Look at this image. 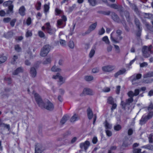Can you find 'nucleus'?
I'll use <instances>...</instances> for the list:
<instances>
[{"mask_svg": "<svg viewBox=\"0 0 153 153\" xmlns=\"http://www.w3.org/2000/svg\"><path fill=\"white\" fill-rule=\"evenodd\" d=\"M122 33V31L120 30H117L116 33L114 32H112L111 34V39L113 42L115 43H118L119 41L121 40L122 37L121 36Z\"/></svg>", "mask_w": 153, "mask_h": 153, "instance_id": "f257e3e1", "label": "nucleus"}, {"mask_svg": "<svg viewBox=\"0 0 153 153\" xmlns=\"http://www.w3.org/2000/svg\"><path fill=\"white\" fill-rule=\"evenodd\" d=\"M13 2L12 1H5L3 4L4 7H8V9L6 11V13L8 14H12L13 13L14 5L12 4Z\"/></svg>", "mask_w": 153, "mask_h": 153, "instance_id": "f03ea898", "label": "nucleus"}, {"mask_svg": "<svg viewBox=\"0 0 153 153\" xmlns=\"http://www.w3.org/2000/svg\"><path fill=\"white\" fill-rule=\"evenodd\" d=\"M51 49V46L49 45H44L41 49L40 55L42 57L46 56L49 53Z\"/></svg>", "mask_w": 153, "mask_h": 153, "instance_id": "7ed1b4c3", "label": "nucleus"}, {"mask_svg": "<svg viewBox=\"0 0 153 153\" xmlns=\"http://www.w3.org/2000/svg\"><path fill=\"white\" fill-rule=\"evenodd\" d=\"M40 107L44 108L50 111H52L54 109V106L53 104L48 100H44V102L43 103V106Z\"/></svg>", "mask_w": 153, "mask_h": 153, "instance_id": "20e7f679", "label": "nucleus"}, {"mask_svg": "<svg viewBox=\"0 0 153 153\" xmlns=\"http://www.w3.org/2000/svg\"><path fill=\"white\" fill-rule=\"evenodd\" d=\"M152 48V45H150L149 47L145 46L143 47L142 51L143 55L145 57L147 58L149 57V54H147V52H150V53H153V52L151 50Z\"/></svg>", "mask_w": 153, "mask_h": 153, "instance_id": "39448f33", "label": "nucleus"}, {"mask_svg": "<svg viewBox=\"0 0 153 153\" xmlns=\"http://www.w3.org/2000/svg\"><path fill=\"white\" fill-rule=\"evenodd\" d=\"M53 78L55 79H58V83L59 85H61L65 82V79L61 76L59 73H57L56 75H53Z\"/></svg>", "mask_w": 153, "mask_h": 153, "instance_id": "423d86ee", "label": "nucleus"}, {"mask_svg": "<svg viewBox=\"0 0 153 153\" xmlns=\"http://www.w3.org/2000/svg\"><path fill=\"white\" fill-rule=\"evenodd\" d=\"M34 96L35 100L39 106L42 107L43 106V102L40 96L37 93H35Z\"/></svg>", "mask_w": 153, "mask_h": 153, "instance_id": "0eeeda50", "label": "nucleus"}, {"mask_svg": "<svg viewBox=\"0 0 153 153\" xmlns=\"http://www.w3.org/2000/svg\"><path fill=\"white\" fill-rule=\"evenodd\" d=\"M115 68V66L112 65H108L102 67V70L105 72H110L114 70Z\"/></svg>", "mask_w": 153, "mask_h": 153, "instance_id": "6e6552de", "label": "nucleus"}, {"mask_svg": "<svg viewBox=\"0 0 153 153\" xmlns=\"http://www.w3.org/2000/svg\"><path fill=\"white\" fill-rule=\"evenodd\" d=\"M97 25V22L91 24L89 27L88 30L84 33H83V35L89 33L91 32L94 30L96 28Z\"/></svg>", "mask_w": 153, "mask_h": 153, "instance_id": "1a4fd4ad", "label": "nucleus"}, {"mask_svg": "<svg viewBox=\"0 0 153 153\" xmlns=\"http://www.w3.org/2000/svg\"><path fill=\"white\" fill-rule=\"evenodd\" d=\"M46 30L47 33L51 35L54 34L56 30L54 28H51L50 23L47 22L46 23Z\"/></svg>", "mask_w": 153, "mask_h": 153, "instance_id": "9d476101", "label": "nucleus"}, {"mask_svg": "<svg viewBox=\"0 0 153 153\" xmlns=\"http://www.w3.org/2000/svg\"><path fill=\"white\" fill-rule=\"evenodd\" d=\"M83 94L85 95H92L94 94V92L91 89L86 88H85L83 91Z\"/></svg>", "mask_w": 153, "mask_h": 153, "instance_id": "9b49d317", "label": "nucleus"}, {"mask_svg": "<svg viewBox=\"0 0 153 153\" xmlns=\"http://www.w3.org/2000/svg\"><path fill=\"white\" fill-rule=\"evenodd\" d=\"M90 145V143L89 141L87 140L84 143H80L79 146L81 149H83L85 150H86L89 146Z\"/></svg>", "mask_w": 153, "mask_h": 153, "instance_id": "f8f14e48", "label": "nucleus"}, {"mask_svg": "<svg viewBox=\"0 0 153 153\" xmlns=\"http://www.w3.org/2000/svg\"><path fill=\"white\" fill-rule=\"evenodd\" d=\"M140 92V90L139 89H136L134 90V93L132 91H129L127 93V94L129 97H132L134 96H136L138 95Z\"/></svg>", "mask_w": 153, "mask_h": 153, "instance_id": "ddd939ff", "label": "nucleus"}, {"mask_svg": "<svg viewBox=\"0 0 153 153\" xmlns=\"http://www.w3.org/2000/svg\"><path fill=\"white\" fill-rule=\"evenodd\" d=\"M110 7L113 8L117 10L120 11H122L123 10V7L120 5L116 4H112L110 5Z\"/></svg>", "mask_w": 153, "mask_h": 153, "instance_id": "4468645a", "label": "nucleus"}, {"mask_svg": "<svg viewBox=\"0 0 153 153\" xmlns=\"http://www.w3.org/2000/svg\"><path fill=\"white\" fill-rule=\"evenodd\" d=\"M43 150L42 146L38 144L36 145L35 153H42Z\"/></svg>", "mask_w": 153, "mask_h": 153, "instance_id": "2eb2a0df", "label": "nucleus"}, {"mask_svg": "<svg viewBox=\"0 0 153 153\" xmlns=\"http://www.w3.org/2000/svg\"><path fill=\"white\" fill-rule=\"evenodd\" d=\"M132 143V141L131 140L125 138L123 141L122 146L126 147L130 145Z\"/></svg>", "mask_w": 153, "mask_h": 153, "instance_id": "dca6fc26", "label": "nucleus"}, {"mask_svg": "<svg viewBox=\"0 0 153 153\" xmlns=\"http://www.w3.org/2000/svg\"><path fill=\"white\" fill-rule=\"evenodd\" d=\"M142 76V75L140 74H136V75H134L132 76V84H135V82L138 79H140Z\"/></svg>", "mask_w": 153, "mask_h": 153, "instance_id": "f3484780", "label": "nucleus"}, {"mask_svg": "<svg viewBox=\"0 0 153 153\" xmlns=\"http://www.w3.org/2000/svg\"><path fill=\"white\" fill-rule=\"evenodd\" d=\"M148 120L149 119L146 115H143L140 120L139 124L141 125H143L145 124Z\"/></svg>", "mask_w": 153, "mask_h": 153, "instance_id": "a211bd4d", "label": "nucleus"}, {"mask_svg": "<svg viewBox=\"0 0 153 153\" xmlns=\"http://www.w3.org/2000/svg\"><path fill=\"white\" fill-rule=\"evenodd\" d=\"M111 16L112 19L115 22H119L120 21L118 16L114 13H112L111 14Z\"/></svg>", "mask_w": 153, "mask_h": 153, "instance_id": "6ab92c4d", "label": "nucleus"}, {"mask_svg": "<svg viewBox=\"0 0 153 153\" xmlns=\"http://www.w3.org/2000/svg\"><path fill=\"white\" fill-rule=\"evenodd\" d=\"M126 71V70L124 68L120 70L114 74V76L115 78H117L119 76L124 74Z\"/></svg>", "mask_w": 153, "mask_h": 153, "instance_id": "aec40b11", "label": "nucleus"}, {"mask_svg": "<svg viewBox=\"0 0 153 153\" xmlns=\"http://www.w3.org/2000/svg\"><path fill=\"white\" fill-rule=\"evenodd\" d=\"M79 119V117L77 114H75L71 117L70 121L71 122H74Z\"/></svg>", "mask_w": 153, "mask_h": 153, "instance_id": "412c9836", "label": "nucleus"}, {"mask_svg": "<svg viewBox=\"0 0 153 153\" xmlns=\"http://www.w3.org/2000/svg\"><path fill=\"white\" fill-rule=\"evenodd\" d=\"M87 111L88 118L89 120L91 119L93 117V113L92 110L90 108H88Z\"/></svg>", "mask_w": 153, "mask_h": 153, "instance_id": "4be33fe9", "label": "nucleus"}, {"mask_svg": "<svg viewBox=\"0 0 153 153\" xmlns=\"http://www.w3.org/2000/svg\"><path fill=\"white\" fill-rule=\"evenodd\" d=\"M31 76L33 77H35L36 75V69L33 67L31 68L30 71Z\"/></svg>", "mask_w": 153, "mask_h": 153, "instance_id": "5701e85b", "label": "nucleus"}, {"mask_svg": "<svg viewBox=\"0 0 153 153\" xmlns=\"http://www.w3.org/2000/svg\"><path fill=\"white\" fill-rule=\"evenodd\" d=\"M25 9L24 6L21 7L19 9V13L22 16H24L25 14Z\"/></svg>", "mask_w": 153, "mask_h": 153, "instance_id": "b1692460", "label": "nucleus"}, {"mask_svg": "<svg viewBox=\"0 0 153 153\" xmlns=\"http://www.w3.org/2000/svg\"><path fill=\"white\" fill-rule=\"evenodd\" d=\"M142 82L143 83L146 84L150 83L153 82V79L143 78L142 80Z\"/></svg>", "mask_w": 153, "mask_h": 153, "instance_id": "393cba45", "label": "nucleus"}, {"mask_svg": "<svg viewBox=\"0 0 153 153\" xmlns=\"http://www.w3.org/2000/svg\"><path fill=\"white\" fill-rule=\"evenodd\" d=\"M69 118V117L68 115H64L62 118L60 122L62 124H64Z\"/></svg>", "mask_w": 153, "mask_h": 153, "instance_id": "a878e982", "label": "nucleus"}, {"mask_svg": "<svg viewBox=\"0 0 153 153\" xmlns=\"http://www.w3.org/2000/svg\"><path fill=\"white\" fill-rule=\"evenodd\" d=\"M13 35V33L12 31L8 32L7 33H4V37L7 39L11 37Z\"/></svg>", "mask_w": 153, "mask_h": 153, "instance_id": "bb28decb", "label": "nucleus"}, {"mask_svg": "<svg viewBox=\"0 0 153 153\" xmlns=\"http://www.w3.org/2000/svg\"><path fill=\"white\" fill-rule=\"evenodd\" d=\"M23 71V69L22 67H19L13 73V75H16L22 72Z\"/></svg>", "mask_w": 153, "mask_h": 153, "instance_id": "cd10ccee", "label": "nucleus"}, {"mask_svg": "<svg viewBox=\"0 0 153 153\" xmlns=\"http://www.w3.org/2000/svg\"><path fill=\"white\" fill-rule=\"evenodd\" d=\"M65 25H63V22L62 19H59L57 21V27L60 28L63 27Z\"/></svg>", "mask_w": 153, "mask_h": 153, "instance_id": "c85d7f7f", "label": "nucleus"}, {"mask_svg": "<svg viewBox=\"0 0 153 153\" xmlns=\"http://www.w3.org/2000/svg\"><path fill=\"white\" fill-rule=\"evenodd\" d=\"M152 77H153V72H149L143 75V78H148Z\"/></svg>", "mask_w": 153, "mask_h": 153, "instance_id": "c756f323", "label": "nucleus"}, {"mask_svg": "<svg viewBox=\"0 0 153 153\" xmlns=\"http://www.w3.org/2000/svg\"><path fill=\"white\" fill-rule=\"evenodd\" d=\"M141 148L152 150L153 149V146L152 145L148 144L142 146Z\"/></svg>", "mask_w": 153, "mask_h": 153, "instance_id": "7c9ffc66", "label": "nucleus"}, {"mask_svg": "<svg viewBox=\"0 0 153 153\" xmlns=\"http://www.w3.org/2000/svg\"><path fill=\"white\" fill-rule=\"evenodd\" d=\"M84 79L87 81H90L94 79V77L92 76H86L84 77Z\"/></svg>", "mask_w": 153, "mask_h": 153, "instance_id": "2f4dec72", "label": "nucleus"}, {"mask_svg": "<svg viewBox=\"0 0 153 153\" xmlns=\"http://www.w3.org/2000/svg\"><path fill=\"white\" fill-rule=\"evenodd\" d=\"M88 2L90 5L93 6H95L97 3V0H88Z\"/></svg>", "mask_w": 153, "mask_h": 153, "instance_id": "473e14b6", "label": "nucleus"}, {"mask_svg": "<svg viewBox=\"0 0 153 153\" xmlns=\"http://www.w3.org/2000/svg\"><path fill=\"white\" fill-rule=\"evenodd\" d=\"M152 27L148 23H146L145 25L146 27L151 31L153 32V21H152Z\"/></svg>", "mask_w": 153, "mask_h": 153, "instance_id": "72a5a7b5", "label": "nucleus"}, {"mask_svg": "<svg viewBox=\"0 0 153 153\" xmlns=\"http://www.w3.org/2000/svg\"><path fill=\"white\" fill-rule=\"evenodd\" d=\"M130 98L126 100V104L127 105H129L134 100L132 97H129Z\"/></svg>", "mask_w": 153, "mask_h": 153, "instance_id": "f704fd0d", "label": "nucleus"}, {"mask_svg": "<svg viewBox=\"0 0 153 153\" xmlns=\"http://www.w3.org/2000/svg\"><path fill=\"white\" fill-rule=\"evenodd\" d=\"M95 53V48H93L90 51L89 54V56L90 58H92L94 55Z\"/></svg>", "mask_w": 153, "mask_h": 153, "instance_id": "c9c22d12", "label": "nucleus"}, {"mask_svg": "<svg viewBox=\"0 0 153 153\" xmlns=\"http://www.w3.org/2000/svg\"><path fill=\"white\" fill-rule=\"evenodd\" d=\"M51 58L50 57L46 58L43 62V64L46 65L51 63Z\"/></svg>", "mask_w": 153, "mask_h": 153, "instance_id": "e433bc0d", "label": "nucleus"}, {"mask_svg": "<svg viewBox=\"0 0 153 153\" xmlns=\"http://www.w3.org/2000/svg\"><path fill=\"white\" fill-rule=\"evenodd\" d=\"M7 59L6 56H0V64L5 62Z\"/></svg>", "mask_w": 153, "mask_h": 153, "instance_id": "4c0bfd02", "label": "nucleus"}, {"mask_svg": "<svg viewBox=\"0 0 153 153\" xmlns=\"http://www.w3.org/2000/svg\"><path fill=\"white\" fill-rule=\"evenodd\" d=\"M113 98L111 97H109L107 99V102L110 104H112L114 102Z\"/></svg>", "mask_w": 153, "mask_h": 153, "instance_id": "58836bf2", "label": "nucleus"}, {"mask_svg": "<svg viewBox=\"0 0 153 153\" xmlns=\"http://www.w3.org/2000/svg\"><path fill=\"white\" fill-rule=\"evenodd\" d=\"M135 23L137 26L139 30L140 31L141 29L140 28V22L137 19H136L134 20Z\"/></svg>", "mask_w": 153, "mask_h": 153, "instance_id": "ea45409f", "label": "nucleus"}, {"mask_svg": "<svg viewBox=\"0 0 153 153\" xmlns=\"http://www.w3.org/2000/svg\"><path fill=\"white\" fill-rule=\"evenodd\" d=\"M153 134H151L148 136L149 142L150 143H153Z\"/></svg>", "mask_w": 153, "mask_h": 153, "instance_id": "a19ab883", "label": "nucleus"}, {"mask_svg": "<svg viewBox=\"0 0 153 153\" xmlns=\"http://www.w3.org/2000/svg\"><path fill=\"white\" fill-rule=\"evenodd\" d=\"M51 70L53 71L54 72H60L61 70L59 68H57L56 66H53L51 68Z\"/></svg>", "mask_w": 153, "mask_h": 153, "instance_id": "79ce46f5", "label": "nucleus"}, {"mask_svg": "<svg viewBox=\"0 0 153 153\" xmlns=\"http://www.w3.org/2000/svg\"><path fill=\"white\" fill-rule=\"evenodd\" d=\"M105 126L106 129H110L111 128V125L108 123L106 120L105 123Z\"/></svg>", "mask_w": 153, "mask_h": 153, "instance_id": "37998d69", "label": "nucleus"}, {"mask_svg": "<svg viewBox=\"0 0 153 153\" xmlns=\"http://www.w3.org/2000/svg\"><path fill=\"white\" fill-rule=\"evenodd\" d=\"M49 9V5L45 4L44 6V12L45 14H47V13L48 12Z\"/></svg>", "mask_w": 153, "mask_h": 153, "instance_id": "c03bdc74", "label": "nucleus"}, {"mask_svg": "<svg viewBox=\"0 0 153 153\" xmlns=\"http://www.w3.org/2000/svg\"><path fill=\"white\" fill-rule=\"evenodd\" d=\"M102 40L103 41L105 42L107 44H109L110 43V42L108 39V38L106 36H105L103 37Z\"/></svg>", "mask_w": 153, "mask_h": 153, "instance_id": "a18cd8bd", "label": "nucleus"}, {"mask_svg": "<svg viewBox=\"0 0 153 153\" xmlns=\"http://www.w3.org/2000/svg\"><path fill=\"white\" fill-rule=\"evenodd\" d=\"M68 47L71 49H73L74 48V45L73 41H70L68 44Z\"/></svg>", "mask_w": 153, "mask_h": 153, "instance_id": "49530a36", "label": "nucleus"}, {"mask_svg": "<svg viewBox=\"0 0 153 153\" xmlns=\"http://www.w3.org/2000/svg\"><path fill=\"white\" fill-rule=\"evenodd\" d=\"M39 36L40 38H45V35L44 33L41 31H39L38 32Z\"/></svg>", "mask_w": 153, "mask_h": 153, "instance_id": "de8ad7c7", "label": "nucleus"}, {"mask_svg": "<svg viewBox=\"0 0 153 153\" xmlns=\"http://www.w3.org/2000/svg\"><path fill=\"white\" fill-rule=\"evenodd\" d=\"M32 35V32L31 31L27 30L26 32L25 36L26 37L31 36Z\"/></svg>", "mask_w": 153, "mask_h": 153, "instance_id": "09e8293b", "label": "nucleus"}, {"mask_svg": "<svg viewBox=\"0 0 153 153\" xmlns=\"http://www.w3.org/2000/svg\"><path fill=\"white\" fill-rule=\"evenodd\" d=\"M121 128V126L119 124L117 125L114 126V129L117 131H118L120 130Z\"/></svg>", "mask_w": 153, "mask_h": 153, "instance_id": "8fccbe9b", "label": "nucleus"}, {"mask_svg": "<svg viewBox=\"0 0 153 153\" xmlns=\"http://www.w3.org/2000/svg\"><path fill=\"white\" fill-rule=\"evenodd\" d=\"M125 16L126 18V20L128 22H130V19L129 18V12L127 11H126L125 12Z\"/></svg>", "mask_w": 153, "mask_h": 153, "instance_id": "3c124183", "label": "nucleus"}, {"mask_svg": "<svg viewBox=\"0 0 153 153\" xmlns=\"http://www.w3.org/2000/svg\"><path fill=\"white\" fill-rule=\"evenodd\" d=\"M146 116L147 117L148 119L149 120L153 116V112L151 111L149 112L148 115H146Z\"/></svg>", "mask_w": 153, "mask_h": 153, "instance_id": "603ef678", "label": "nucleus"}, {"mask_svg": "<svg viewBox=\"0 0 153 153\" xmlns=\"http://www.w3.org/2000/svg\"><path fill=\"white\" fill-rule=\"evenodd\" d=\"M105 32V30L103 27H102L101 29L98 32V34L101 35L103 34Z\"/></svg>", "mask_w": 153, "mask_h": 153, "instance_id": "864d4df0", "label": "nucleus"}, {"mask_svg": "<svg viewBox=\"0 0 153 153\" xmlns=\"http://www.w3.org/2000/svg\"><path fill=\"white\" fill-rule=\"evenodd\" d=\"M16 21V19H14L10 21V25L12 27L14 26Z\"/></svg>", "mask_w": 153, "mask_h": 153, "instance_id": "5fc2aeb1", "label": "nucleus"}, {"mask_svg": "<svg viewBox=\"0 0 153 153\" xmlns=\"http://www.w3.org/2000/svg\"><path fill=\"white\" fill-rule=\"evenodd\" d=\"M141 149H133V153H140L141 152Z\"/></svg>", "mask_w": 153, "mask_h": 153, "instance_id": "6e6d98bb", "label": "nucleus"}, {"mask_svg": "<svg viewBox=\"0 0 153 153\" xmlns=\"http://www.w3.org/2000/svg\"><path fill=\"white\" fill-rule=\"evenodd\" d=\"M15 49L18 52H19L21 50V49L19 45H15Z\"/></svg>", "mask_w": 153, "mask_h": 153, "instance_id": "4d7b16f0", "label": "nucleus"}, {"mask_svg": "<svg viewBox=\"0 0 153 153\" xmlns=\"http://www.w3.org/2000/svg\"><path fill=\"white\" fill-rule=\"evenodd\" d=\"M11 18L9 17L5 18L3 19V21L4 22L7 23L11 21Z\"/></svg>", "mask_w": 153, "mask_h": 153, "instance_id": "13d9d810", "label": "nucleus"}, {"mask_svg": "<svg viewBox=\"0 0 153 153\" xmlns=\"http://www.w3.org/2000/svg\"><path fill=\"white\" fill-rule=\"evenodd\" d=\"M59 42L60 45L62 46H65L66 45V42L65 41L62 39H60Z\"/></svg>", "mask_w": 153, "mask_h": 153, "instance_id": "bf43d9fd", "label": "nucleus"}, {"mask_svg": "<svg viewBox=\"0 0 153 153\" xmlns=\"http://www.w3.org/2000/svg\"><path fill=\"white\" fill-rule=\"evenodd\" d=\"M99 71V68H95L92 69V72L94 73H98Z\"/></svg>", "mask_w": 153, "mask_h": 153, "instance_id": "052dcab7", "label": "nucleus"}, {"mask_svg": "<svg viewBox=\"0 0 153 153\" xmlns=\"http://www.w3.org/2000/svg\"><path fill=\"white\" fill-rule=\"evenodd\" d=\"M105 132L107 136L108 137H111L112 135V132L109 130H105Z\"/></svg>", "mask_w": 153, "mask_h": 153, "instance_id": "680f3d73", "label": "nucleus"}, {"mask_svg": "<svg viewBox=\"0 0 153 153\" xmlns=\"http://www.w3.org/2000/svg\"><path fill=\"white\" fill-rule=\"evenodd\" d=\"M148 65V63L146 62H143L142 63H140V66L141 68L146 67Z\"/></svg>", "mask_w": 153, "mask_h": 153, "instance_id": "e2e57ef3", "label": "nucleus"}, {"mask_svg": "<svg viewBox=\"0 0 153 153\" xmlns=\"http://www.w3.org/2000/svg\"><path fill=\"white\" fill-rule=\"evenodd\" d=\"M103 92H108L110 91V89L108 87H105L102 90Z\"/></svg>", "mask_w": 153, "mask_h": 153, "instance_id": "0e129e2a", "label": "nucleus"}, {"mask_svg": "<svg viewBox=\"0 0 153 153\" xmlns=\"http://www.w3.org/2000/svg\"><path fill=\"white\" fill-rule=\"evenodd\" d=\"M2 126L4 128H5L7 129L8 130L10 129V126L8 124H6L4 123H3L2 124Z\"/></svg>", "mask_w": 153, "mask_h": 153, "instance_id": "69168bd1", "label": "nucleus"}, {"mask_svg": "<svg viewBox=\"0 0 153 153\" xmlns=\"http://www.w3.org/2000/svg\"><path fill=\"white\" fill-rule=\"evenodd\" d=\"M55 11L56 12V15H58L61 13L62 11L59 9L56 8L55 9Z\"/></svg>", "mask_w": 153, "mask_h": 153, "instance_id": "338daca9", "label": "nucleus"}, {"mask_svg": "<svg viewBox=\"0 0 153 153\" xmlns=\"http://www.w3.org/2000/svg\"><path fill=\"white\" fill-rule=\"evenodd\" d=\"M18 56L17 55H14L13 56L12 59L13 60V61L12 62L13 64H14L15 63V62L16 61V60L18 59Z\"/></svg>", "mask_w": 153, "mask_h": 153, "instance_id": "774afa93", "label": "nucleus"}]
</instances>
